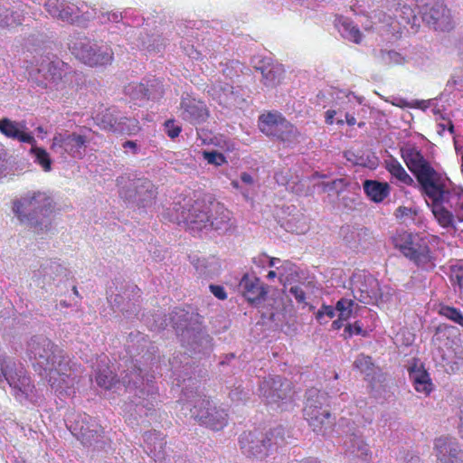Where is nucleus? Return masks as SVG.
<instances>
[{"label": "nucleus", "mask_w": 463, "mask_h": 463, "mask_svg": "<svg viewBox=\"0 0 463 463\" xmlns=\"http://www.w3.org/2000/svg\"><path fill=\"white\" fill-rule=\"evenodd\" d=\"M402 157L419 184L422 195L431 202V211L443 228L463 222V190L449 188L446 174L436 170L415 146L401 149Z\"/></svg>", "instance_id": "nucleus-1"}, {"label": "nucleus", "mask_w": 463, "mask_h": 463, "mask_svg": "<svg viewBox=\"0 0 463 463\" xmlns=\"http://www.w3.org/2000/svg\"><path fill=\"white\" fill-rule=\"evenodd\" d=\"M28 355L33 367L55 391L67 389L74 384L75 366L67 353L47 337L33 336L28 342Z\"/></svg>", "instance_id": "nucleus-2"}, {"label": "nucleus", "mask_w": 463, "mask_h": 463, "mask_svg": "<svg viewBox=\"0 0 463 463\" xmlns=\"http://www.w3.org/2000/svg\"><path fill=\"white\" fill-rule=\"evenodd\" d=\"M391 241L393 248L416 267L423 270L435 269L437 258L426 237L402 229L391 236Z\"/></svg>", "instance_id": "nucleus-3"}, {"label": "nucleus", "mask_w": 463, "mask_h": 463, "mask_svg": "<svg viewBox=\"0 0 463 463\" xmlns=\"http://www.w3.org/2000/svg\"><path fill=\"white\" fill-rule=\"evenodd\" d=\"M0 375L8 383L13 396L18 402H28L32 404L38 402L37 390L31 377L23 368L17 370L12 358L0 356Z\"/></svg>", "instance_id": "nucleus-4"}, {"label": "nucleus", "mask_w": 463, "mask_h": 463, "mask_svg": "<svg viewBox=\"0 0 463 463\" xmlns=\"http://www.w3.org/2000/svg\"><path fill=\"white\" fill-rule=\"evenodd\" d=\"M284 441L281 427L261 431L258 430L244 431L239 438L241 450L249 458L262 459L269 455L273 446Z\"/></svg>", "instance_id": "nucleus-5"}, {"label": "nucleus", "mask_w": 463, "mask_h": 463, "mask_svg": "<svg viewBox=\"0 0 463 463\" xmlns=\"http://www.w3.org/2000/svg\"><path fill=\"white\" fill-rule=\"evenodd\" d=\"M260 130L267 137H274L285 144L298 142L300 132L280 112L267 111L259 117Z\"/></svg>", "instance_id": "nucleus-6"}, {"label": "nucleus", "mask_w": 463, "mask_h": 463, "mask_svg": "<svg viewBox=\"0 0 463 463\" xmlns=\"http://www.w3.org/2000/svg\"><path fill=\"white\" fill-rule=\"evenodd\" d=\"M303 414L314 431H321L330 423L332 417L327 394L317 390H309Z\"/></svg>", "instance_id": "nucleus-7"}, {"label": "nucleus", "mask_w": 463, "mask_h": 463, "mask_svg": "<svg viewBox=\"0 0 463 463\" xmlns=\"http://www.w3.org/2000/svg\"><path fill=\"white\" fill-rule=\"evenodd\" d=\"M52 200L45 193L33 192L14 202L13 211L21 222L33 221L51 212Z\"/></svg>", "instance_id": "nucleus-8"}, {"label": "nucleus", "mask_w": 463, "mask_h": 463, "mask_svg": "<svg viewBox=\"0 0 463 463\" xmlns=\"http://www.w3.org/2000/svg\"><path fill=\"white\" fill-rule=\"evenodd\" d=\"M261 397L268 404H274L283 410V405L293 402L292 383L280 376H269L260 384Z\"/></svg>", "instance_id": "nucleus-9"}, {"label": "nucleus", "mask_w": 463, "mask_h": 463, "mask_svg": "<svg viewBox=\"0 0 463 463\" xmlns=\"http://www.w3.org/2000/svg\"><path fill=\"white\" fill-rule=\"evenodd\" d=\"M191 413L200 424L213 430H220L228 423L227 411L213 404L212 401L206 397L196 399L194 407L191 409Z\"/></svg>", "instance_id": "nucleus-10"}, {"label": "nucleus", "mask_w": 463, "mask_h": 463, "mask_svg": "<svg viewBox=\"0 0 463 463\" xmlns=\"http://www.w3.org/2000/svg\"><path fill=\"white\" fill-rule=\"evenodd\" d=\"M423 22L437 32H450L455 24L450 9L442 0H428L420 8Z\"/></svg>", "instance_id": "nucleus-11"}, {"label": "nucleus", "mask_w": 463, "mask_h": 463, "mask_svg": "<svg viewBox=\"0 0 463 463\" xmlns=\"http://www.w3.org/2000/svg\"><path fill=\"white\" fill-rule=\"evenodd\" d=\"M213 203V195L203 194L202 197L194 200L186 212H183L184 220L190 229L202 231L211 227V208Z\"/></svg>", "instance_id": "nucleus-12"}, {"label": "nucleus", "mask_w": 463, "mask_h": 463, "mask_svg": "<svg viewBox=\"0 0 463 463\" xmlns=\"http://www.w3.org/2000/svg\"><path fill=\"white\" fill-rule=\"evenodd\" d=\"M75 55L89 66H105L113 60V52L108 46L98 47L85 39L77 43L74 48Z\"/></svg>", "instance_id": "nucleus-13"}, {"label": "nucleus", "mask_w": 463, "mask_h": 463, "mask_svg": "<svg viewBox=\"0 0 463 463\" xmlns=\"http://www.w3.org/2000/svg\"><path fill=\"white\" fill-rule=\"evenodd\" d=\"M87 137L77 133H56L52 140L51 149L61 156L81 158L84 155Z\"/></svg>", "instance_id": "nucleus-14"}, {"label": "nucleus", "mask_w": 463, "mask_h": 463, "mask_svg": "<svg viewBox=\"0 0 463 463\" xmlns=\"http://www.w3.org/2000/svg\"><path fill=\"white\" fill-rule=\"evenodd\" d=\"M239 289L250 304H258L267 296L264 283L256 276L245 273L240 280Z\"/></svg>", "instance_id": "nucleus-15"}, {"label": "nucleus", "mask_w": 463, "mask_h": 463, "mask_svg": "<svg viewBox=\"0 0 463 463\" xmlns=\"http://www.w3.org/2000/svg\"><path fill=\"white\" fill-rule=\"evenodd\" d=\"M183 119L197 125L205 122L209 116V109L206 104L194 98H183L180 102Z\"/></svg>", "instance_id": "nucleus-16"}, {"label": "nucleus", "mask_w": 463, "mask_h": 463, "mask_svg": "<svg viewBox=\"0 0 463 463\" xmlns=\"http://www.w3.org/2000/svg\"><path fill=\"white\" fill-rule=\"evenodd\" d=\"M434 450L440 463H461L460 449L455 438L443 436L434 441Z\"/></svg>", "instance_id": "nucleus-17"}, {"label": "nucleus", "mask_w": 463, "mask_h": 463, "mask_svg": "<svg viewBox=\"0 0 463 463\" xmlns=\"http://www.w3.org/2000/svg\"><path fill=\"white\" fill-rule=\"evenodd\" d=\"M24 128V125L20 126L19 123L12 121L7 118L0 120V132L6 137L30 144L31 146L35 145L36 140L34 137L31 133L25 132L23 129Z\"/></svg>", "instance_id": "nucleus-18"}, {"label": "nucleus", "mask_w": 463, "mask_h": 463, "mask_svg": "<svg viewBox=\"0 0 463 463\" xmlns=\"http://www.w3.org/2000/svg\"><path fill=\"white\" fill-rule=\"evenodd\" d=\"M211 227L216 231L227 232L232 227V213L213 198L211 208Z\"/></svg>", "instance_id": "nucleus-19"}, {"label": "nucleus", "mask_w": 463, "mask_h": 463, "mask_svg": "<svg viewBox=\"0 0 463 463\" xmlns=\"http://www.w3.org/2000/svg\"><path fill=\"white\" fill-rule=\"evenodd\" d=\"M232 85L227 82L217 81L212 84L207 92L221 106L229 107L236 100Z\"/></svg>", "instance_id": "nucleus-20"}, {"label": "nucleus", "mask_w": 463, "mask_h": 463, "mask_svg": "<svg viewBox=\"0 0 463 463\" xmlns=\"http://www.w3.org/2000/svg\"><path fill=\"white\" fill-rule=\"evenodd\" d=\"M410 379L417 392L428 396L432 391V382L429 373L423 368H413L410 371Z\"/></svg>", "instance_id": "nucleus-21"}, {"label": "nucleus", "mask_w": 463, "mask_h": 463, "mask_svg": "<svg viewBox=\"0 0 463 463\" xmlns=\"http://www.w3.org/2000/svg\"><path fill=\"white\" fill-rule=\"evenodd\" d=\"M349 451L353 456V463H370L372 460V452L367 443L357 436L352 437Z\"/></svg>", "instance_id": "nucleus-22"}, {"label": "nucleus", "mask_w": 463, "mask_h": 463, "mask_svg": "<svg viewBox=\"0 0 463 463\" xmlns=\"http://www.w3.org/2000/svg\"><path fill=\"white\" fill-rule=\"evenodd\" d=\"M44 7L52 17L59 18L65 22L73 21V8L64 2H61L60 0H46Z\"/></svg>", "instance_id": "nucleus-23"}, {"label": "nucleus", "mask_w": 463, "mask_h": 463, "mask_svg": "<svg viewBox=\"0 0 463 463\" xmlns=\"http://www.w3.org/2000/svg\"><path fill=\"white\" fill-rule=\"evenodd\" d=\"M363 186L366 195L375 203L383 202L390 193V187L387 183L365 180Z\"/></svg>", "instance_id": "nucleus-24"}, {"label": "nucleus", "mask_w": 463, "mask_h": 463, "mask_svg": "<svg viewBox=\"0 0 463 463\" xmlns=\"http://www.w3.org/2000/svg\"><path fill=\"white\" fill-rule=\"evenodd\" d=\"M262 83L268 88L279 85L284 78L285 70L280 64H274L261 69Z\"/></svg>", "instance_id": "nucleus-25"}, {"label": "nucleus", "mask_w": 463, "mask_h": 463, "mask_svg": "<svg viewBox=\"0 0 463 463\" xmlns=\"http://www.w3.org/2000/svg\"><path fill=\"white\" fill-rule=\"evenodd\" d=\"M385 168L392 178L403 185L411 186L414 184L413 178L406 172L402 164L396 159L385 162Z\"/></svg>", "instance_id": "nucleus-26"}, {"label": "nucleus", "mask_w": 463, "mask_h": 463, "mask_svg": "<svg viewBox=\"0 0 463 463\" xmlns=\"http://www.w3.org/2000/svg\"><path fill=\"white\" fill-rule=\"evenodd\" d=\"M458 335V329L451 325L440 324L437 326L432 341L439 345L450 346L453 344L452 337Z\"/></svg>", "instance_id": "nucleus-27"}, {"label": "nucleus", "mask_w": 463, "mask_h": 463, "mask_svg": "<svg viewBox=\"0 0 463 463\" xmlns=\"http://www.w3.org/2000/svg\"><path fill=\"white\" fill-rule=\"evenodd\" d=\"M119 118L118 114L108 109L96 116V123L100 129L115 134Z\"/></svg>", "instance_id": "nucleus-28"}, {"label": "nucleus", "mask_w": 463, "mask_h": 463, "mask_svg": "<svg viewBox=\"0 0 463 463\" xmlns=\"http://www.w3.org/2000/svg\"><path fill=\"white\" fill-rule=\"evenodd\" d=\"M338 23L341 25L342 34L345 38L356 44L361 43L363 40L362 33L351 20L341 16Z\"/></svg>", "instance_id": "nucleus-29"}, {"label": "nucleus", "mask_w": 463, "mask_h": 463, "mask_svg": "<svg viewBox=\"0 0 463 463\" xmlns=\"http://www.w3.org/2000/svg\"><path fill=\"white\" fill-rule=\"evenodd\" d=\"M141 130L139 121L136 118L120 117L115 134L132 136Z\"/></svg>", "instance_id": "nucleus-30"}, {"label": "nucleus", "mask_w": 463, "mask_h": 463, "mask_svg": "<svg viewBox=\"0 0 463 463\" xmlns=\"http://www.w3.org/2000/svg\"><path fill=\"white\" fill-rule=\"evenodd\" d=\"M377 59L379 63L384 66L400 65L405 61L401 53L392 50H381L377 54Z\"/></svg>", "instance_id": "nucleus-31"}, {"label": "nucleus", "mask_w": 463, "mask_h": 463, "mask_svg": "<svg viewBox=\"0 0 463 463\" xmlns=\"http://www.w3.org/2000/svg\"><path fill=\"white\" fill-rule=\"evenodd\" d=\"M30 153L34 156V162L41 165L43 171L50 172L52 170V159L44 148L33 145L30 149Z\"/></svg>", "instance_id": "nucleus-32"}, {"label": "nucleus", "mask_w": 463, "mask_h": 463, "mask_svg": "<svg viewBox=\"0 0 463 463\" xmlns=\"http://www.w3.org/2000/svg\"><path fill=\"white\" fill-rule=\"evenodd\" d=\"M96 383L99 387L106 390H110L118 383V380L117 375L112 371H110L109 368H106L103 371L99 370L97 373Z\"/></svg>", "instance_id": "nucleus-33"}, {"label": "nucleus", "mask_w": 463, "mask_h": 463, "mask_svg": "<svg viewBox=\"0 0 463 463\" xmlns=\"http://www.w3.org/2000/svg\"><path fill=\"white\" fill-rule=\"evenodd\" d=\"M438 313L463 327V314L458 308L448 305H440Z\"/></svg>", "instance_id": "nucleus-34"}, {"label": "nucleus", "mask_w": 463, "mask_h": 463, "mask_svg": "<svg viewBox=\"0 0 463 463\" xmlns=\"http://www.w3.org/2000/svg\"><path fill=\"white\" fill-rule=\"evenodd\" d=\"M338 114V111L335 109H328L325 112V122L326 125H333L336 123L337 126L342 127L345 123L348 126H354L356 124V118L353 114L345 113V120L342 118H338L335 121V117Z\"/></svg>", "instance_id": "nucleus-35"}, {"label": "nucleus", "mask_w": 463, "mask_h": 463, "mask_svg": "<svg viewBox=\"0 0 463 463\" xmlns=\"http://www.w3.org/2000/svg\"><path fill=\"white\" fill-rule=\"evenodd\" d=\"M449 280L454 287L463 288V260L450 266Z\"/></svg>", "instance_id": "nucleus-36"}, {"label": "nucleus", "mask_w": 463, "mask_h": 463, "mask_svg": "<svg viewBox=\"0 0 463 463\" xmlns=\"http://www.w3.org/2000/svg\"><path fill=\"white\" fill-rule=\"evenodd\" d=\"M354 306L353 299L342 298L336 302L335 310L339 312L338 316L341 319L348 320L352 316Z\"/></svg>", "instance_id": "nucleus-37"}, {"label": "nucleus", "mask_w": 463, "mask_h": 463, "mask_svg": "<svg viewBox=\"0 0 463 463\" xmlns=\"http://www.w3.org/2000/svg\"><path fill=\"white\" fill-rule=\"evenodd\" d=\"M99 426H95L94 429H90L89 424L81 425L77 434L78 438L81 439L84 444L91 443L99 436Z\"/></svg>", "instance_id": "nucleus-38"}, {"label": "nucleus", "mask_w": 463, "mask_h": 463, "mask_svg": "<svg viewBox=\"0 0 463 463\" xmlns=\"http://www.w3.org/2000/svg\"><path fill=\"white\" fill-rule=\"evenodd\" d=\"M354 366L361 373H366L367 375L371 374L374 368L372 357L364 354H360L356 357L355 361L354 362Z\"/></svg>", "instance_id": "nucleus-39"}, {"label": "nucleus", "mask_w": 463, "mask_h": 463, "mask_svg": "<svg viewBox=\"0 0 463 463\" xmlns=\"http://www.w3.org/2000/svg\"><path fill=\"white\" fill-rule=\"evenodd\" d=\"M353 335H366V332L363 329V326L360 321H355L354 324H347L345 326L343 337L345 339H349Z\"/></svg>", "instance_id": "nucleus-40"}, {"label": "nucleus", "mask_w": 463, "mask_h": 463, "mask_svg": "<svg viewBox=\"0 0 463 463\" xmlns=\"http://www.w3.org/2000/svg\"><path fill=\"white\" fill-rule=\"evenodd\" d=\"M203 156L208 164L216 166H221L227 163L226 157L217 151H203Z\"/></svg>", "instance_id": "nucleus-41"}, {"label": "nucleus", "mask_w": 463, "mask_h": 463, "mask_svg": "<svg viewBox=\"0 0 463 463\" xmlns=\"http://www.w3.org/2000/svg\"><path fill=\"white\" fill-rule=\"evenodd\" d=\"M399 16L402 21L405 24L414 23L416 20V14L414 10L407 5H403L399 8Z\"/></svg>", "instance_id": "nucleus-42"}, {"label": "nucleus", "mask_w": 463, "mask_h": 463, "mask_svg": "<svg viewBox=\"0 0 463 463\" xmlns=\"http://www.w3.org/2000/svg\"><path fill=\"white\" fill-rule=\"evenodd\" d=\"M335 307L323 304L322 307L317 312L316 318L320 324H323L324 317L326 316L328 318H333L335 317Z\"/></svg>", "instance_id": "nucleus-43"}, {"label": "nucleus", "mask_w": 463, "mask_h": 463, "mask_svg": "<svg viewBox=\"0 0 463 463\" xmlns=\"http://www.w3.org/2000/svg\"><path fill=\"white\" fill-rule=\"evenodd\" d=\"M165 129L170 138L177 137L182 131L181 126L176 125L174 119H168L165 122Z\"/></svg>", "instance_id": "nucleus-44"}, {"label": "nucleus", "mask_w": 463, "mask_h": 463, "mask_svg": "<svg viewBox=\"0 0 463 463\" xmlns=\"http://www.w3.org/2000/svg\"><path fill=\"white\" fill-rule=\"evenodd\" d=\"M289 293L295 298L298 304L306 305V293L300 286H293L289 288Z\"/></svg>", "instance_id": "nucleus-45"}, {"label": "nucleus", "mask_w": 463, "mask_h": 463, "mask_svg": "<svg viewBox=\"0 0 463 463\" xmlns=\"http://www.w3.org/2000/svg\"><path fill=\"white\" fill-rule=\"evenodd\" d=\"M145 188L146 191L150 194V196H153L154 195V184L153 183L146 179V178H143V179H138L137 180V184H136V188L137 189H139V188ZM137 194H140L141 192L139 190L137 191Z\"/></svg>", "instance_id": "nucleus-46"}, {"label": "nucleus", "mask_w": 463, "mask_h": 463, "mask_svg": "<svg viewBox=\"0 0 463 463\" xmlns=\"http://www.w3.org/2000/svg\"><path fill=\"white\" fill-rule=\"evenodd\" d=\"M210 290L218 299L224 300L227 298V294L222 286L210 285Z\"/></svg>", "instance_id": "nucleus-47"}, {"label": "nucleus", "mask_w": 463, "mask_h": 463, "mask_svg": "<svg viewBox=\"0 0 463 463\" xmlns=\"http://www.w3.org/2000/svg\"><path fill=\"white\" fill-rule=\"evenodd\" d=\"M101 19L103 21H109L112 23H118L122 20V14L118 12H107L106 14H102Z\"/></svg>", "instance_id": "nucleus-48"}, {"label": "nucleus", "mask_w": 463, "mask_h": 463, "mask_svg": "<svg viewBox=\"0 0 463 463\" xmlns=\"http://www.w3.org/2000/svg\"><path fill=\"white\" fill-rule=\"evenodd\" d=\"M135 89L140 94V98L148 99V89L143 83L137 84ZM137 98H139V96H137Z\"/></svg>", "instance_id": "nucleus-49"}, {"label": "nucleus", "mask_w": 463, "mask_h": 463, "mask_svg": "<svg viewBox=\"0 0 463 463\" xmlns=\"http://www.w3.org/2000/svg\"><path fill=\"white\" fill-rule=\"evenodd\" d=\"M122 146L123 148H129L134 155L138 153V146L136 141L127 140L122 144Z\"/></svg>", "instance_id": "nucleus-50"}, {"label": "nucleus", "mask_w": 463, "mask_h": 463, "mask_svg": "<svg viewBox=\"0 0 463 463\" xmlns=\"http://www.w3.org/2000/svg\"><path fill=\"white\" fill-rule=\"evenodd\" d=\"M459 423L458 425V430L460 438L463 439V406L460 408L459 411Z\"/></svg>", "instance_id": "nucleus-51"}, {"label": "nucleus", "mask_w": 463, "mask_h": 463, "mask_svg": "<svg viewBox=\"0 0 463 463\" xmlns=\"http://www.w3.org/2000/svg\"><path fill=\"white\" fill-rule=\"evenodd\" d=\"M241 180L243 183H245V184H252V183H253V178H252V176H251L250 174H248V173H242V174L241 175Z\"/></svg>", "instance_id": "nucleus-52"}, {"label": "nucleus", "mask_w": 463, "mask_h": 463, "mask_svg": "<svg viewBox=\"0 0 463 463\" xmlns=\"http://www.w3.org/2000/svg\"><path fill=\"white\" fill-rule=\"evenodd\" d=\"M344 319H341L338 316V318L332 323V328L335 330H339L343 326Z\"/></svg>", "instance_id": "nucleus-53"}, {"label": "nucleus", "mask_w": 463, "mask_h": 463, "mask_svg": "<svg viewBox=\"0 0 463 463\" xmlns=\"http://www.w3.org/2000/svg\"><path fill=\"white\" fill-rule=\"evenodd\" d=\"M297 463H321L317 458H302L298 461H297Z\"/></svg>", "instance_id": "nucleus-54"}, {"label": "nucleus", "mask_w": 463, "mask_h": 463, "mask_svg": "<svg viewBox=\"0 0 463 463\" xmlns=\"http://www.w3.org/2000/svg\"><path fill=\"white\" fill-rule=\"evenodd\" d=\"M265 258L268 259L269 267H274L276 265V263L280 262V260L279 258H273V257H268V256H265Z\"/></svg>", "instance_id": "nucleus-55"}, {"label": "nucleus", "mask_w": 463, "mask_h": 463, "mask_svg": "<svg viewBox=\"0 0 463 463\" xmlns=\"http://www.w3.org/2000/svg\"><path fill=\"white\" fill-rule=\"evenodd\" d=\"M409 212H410V209H408L407 207L400 206V207L397 209V213H400V215H402V216H403V215H407Z\"/></svg>", "instance_id": "nucleus-56"}, {"label": "nucleus", "mask_w": 463, "mask_h": 463, "mask_svg": "<svg viewBox=\"0 0 463 463\" xmlns=\"http://www.w3.org/2000/svg\"><path fill=\"white\" fill-rule=\"evenodd\" d=\"M337 184H342L343 186H346V185H347V183H346V182H345V179H343V178L336 179V180H335V181H333V182H332V184H333L334 186H335Z\"/></svg>", "instance_id": "nucleus-57"}, {"label": "nucleus", "mask_w": 463, "mask_h": 463, "mask_svg": "<svg viewBox=\"0 0 463 463\" xmlns=\"http://www.w3.org/2000/svg\"><path fill=\"white\" fill-rule=\"evenodd\" d=\"M446 125L445 124H439V130L438 131L439 135H442V133L445 131L446 129Z\"/></svg>", "instance_id": "nucleus-58"}, {"label": "nucleus", "mask_w": 463, "mask_h": 463, "mask_svg": "<svg viewBox=\"0 0 463 463\" xmlns=\"http://www.w3.org/2000/svg\"><path fill=\"white\" fill-rule=\"evenodd\" d=\"M276 276H277L276 271L270 270V271H269V273L267 275V278L271 279H274Z\"/></svg>", "instance_id": "nucleus-59"}, {"label": "nucleus", "mask_w": 463, "mask_h": 463, "mask_svg": "<svg viewBox=\"0 0 463 463\" xmlns=\"http://www.w3.org/2000/svg\"><path fill=\"white\" fill-rule=\"evenodd\" d=\"M449 126H448V130L451 133V134H454V125L451 121H449Z\"/></svg>", "instance_id": "nucleus-60"}, {"label": "nucleus", "mask_w": 463, "mask_h": 463, "mask_svg": "<svg viewBox=\"0 0 463 463\" xmlns=\"http://www.w3.org/2000/svg\"><path fill=\"white\" fill-rule=\"evenodd\" d=\"M72 290L75 295H78V289L76 287H73Z\"/></svg>", "instance_id": "nucleus-61"}, {"label": "nucleus", "mask_w": 463, "mask_h": 463, "mask_svg": "<svg viewBox=\"0 0 463 463\" xmlns=\"http://www.w3.org/2000/svg\"><path fill=\"white\" fill-rule=\"evenodd\" d=\"M357 125L359 128H363L364 126V122H359Z\"/></svg>", "instance_id": "nucleus-62"}, {"label": "nucleus", "mask_w": 463, "mask_h": 463, "mask_svg": "<svg viewBox=\"0 0 463 463\" xmlns=\"http://www.w3.org/2000/svg\"><path fill=\"white\" fill-rule=\"evenodd\" d=\"M461 160H462V164H461V171H462V173H463V155H462Z\"/></svg>", "instance_id": "nucleus-63"}, {"label": "nucleus", "mask_w": 463, "mask_h": 463, "mask_svg": "<svg viewBox=\"0 0 463 463\" xmlns=\"http://www.w3.org/2000/svg\"><path fill=\"white\" fill-rule=\"evenodd\" d=\"M137 371H138V372H137V373H138V375H139V374H140V373H141V369H138Z\"/></svg>", "instance_id": "nucleus-64"}]
</instances>
